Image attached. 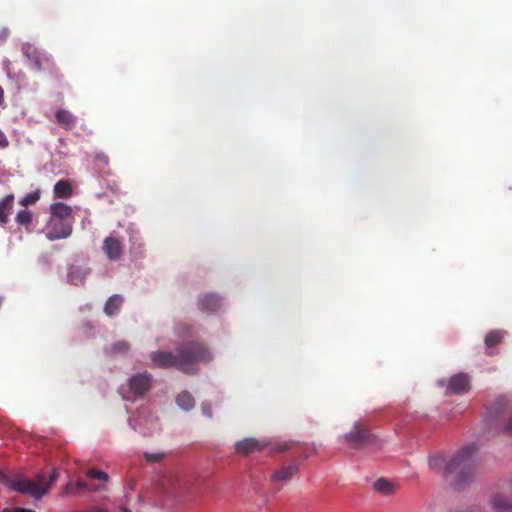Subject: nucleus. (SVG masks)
<instances>
[{
    "label": "nucleus",
    "instance_id": "c756f323",
    "mask_svg": "<svg viewBox=\"0 0 512 512\" xmlns=\"http://www.w3.org/2000/svg\"><path fill=\"white\" fill-rule=\"evenodd\" d=\"M165 453L163 452H158V453H149V452H145L144 453V458L150 462V463H156V462H159L161 461L164 457H165Z\"/></svg>",
    "mask_w": 512,
    "mask_h": 512
},
{
    "label": "nucleus",
    "instance_id": "2f4dec72",
    "mask_svg": "<svg viewBox=\"0 0 512 512\" xmlns=\"http://www.w3.org/2000/svg\"><path fill=\"white\" fill-rule=\"evenodd\" d=\"M202 413L207 417H212V404L210 402H203L201 404Z\"/></svg>",
    "mask_w": 512,
    "mask_h": 512
},
{
    "label": "nucleus",
    "instance_id": "5701e85b",
    "mask_svg": "<svg viewBox=\"0 0 512 512\" xmlns=\"http://www.w3.org/2000/svg\"><path fill=\"white\" fill-rule=\"evenodd\" d=\"M176 402L179 407L185 410H190L195 405V400L193 396L187 391H183L180 394H178V396L176 397Z\"/></svg>",
    "mask_w": 512,
    "mask_h": 512
},
{
    "label": "nucleus",
    "instance_id": "4468645a",
    "mask_svg": "<svg viewBox=\"0 0 512 512\" xmlns=\"http://www.w3.org/2000/svg\"><path fill=\"white\" fill-rule=\"evenodd\" d=\"M198 307L202 312L207 314L215 313L221 307V299L216 294H203L198 299Z\"/></svg>",
    "mask_w": 512,
    "mask_h": 512
},
{
    "label": "nucleus",
    "instance_id": "aec40b11",
    "mask_svg": "<svg viewBox=\"0 0 512 512\" xmlns=\"http://www.w3.org/2000/svg\"><path fill=\"white\" fill-rule=\"evenodd\" d=\"M123 301L124 300H123V298L120 295H113V296H111L106 301V304H105V307H104V312L108 316L115 315L119 311L120 307L122 306Z\"/></svg>",
    "mask_w": 512,
    "mask_h": 512
},
{
    "label": "nucleus",
    "instance_id": "423d86ee",
    "mask_svg": "<svg viewBox=\"0 0 512 512\" xmlns=\"http://www.w3.org/2000/svg\"><path fill=\"white\" fill-rule=\"evenodd\" d=\"M72 231L73 223L53 218L49 219L44 228L45 236L51 241L68 238L72 234Z\"/></svg>",
    "mask_w": 512,
    "mask_h": 512
},
{
    "label": "nucleus",
    "instance_id": "4be33fe9",
    "mask_svg": "<svg viewBox=\"0 0 512 512\" xmlns=\"http://www.w3.org/2000/svg\"><path fill=\"white\" fill-rule=\"evenodd\" d=\"M374 489L384 495H391L395 491V485L393 482L385 479L380 478L376 480L373 484Z\"/></svg>",
    "mask_w": 512,
    "mask_h": 512
},
{
    "label": "nucleus",
    "instance_id": "412c9836",
    "mask_svg": "<svg viewBox=\"0 0 512 512\" xmlns=\"http://www.w3.org/2000/svg\"><path fill=\"white\" fill-rule=\"evenodd\" d=\"M86 277V272L80 267L72 266L68 270L67 278L68 281L73 285H79L83 283Z\"/></svg>",
    "mask_w": 512,
    "mask_h": 512
},
{
    "label": "nucleus",
    "instance_id": "f704fd0d",
    "mask_svg": "<svg viewBox=\"0 0 512 512\" xmlns=\"http://www.w3.org/2000/svg\"><path fill=\"white\" fill-rule=\"evenodd\" d=\"M2 512H35L31 509L25 508H14V509H4Z\"/></svg>",
    "mask_w": 512,
    "mask_h": 512
},
{
    "label": "nucleus",
    "instance_id": "4c0bfd02",
    "mask_svg": "<svg viewBox=\"0 0 512 512\" xmlns=\"http://www.w3.org/2000/svg\"><path fill=\"white\" fill-rule=\"evenodd\" d=\"M120 511L121 512H131L129 509L125 508V507H121L120 508Z\"/></svg>",
    "mask_w": 512,
    "mask_h": 512
},
{
    "label": "nucleus",
    "instance_id": "7ed1b4c3",
    "mask_svg": "<svg viewBox=\"0 0 512 512\" xmlns=\"http://www.w3.org/2000/svg\"><path fill=\"white\" fill-rule=\"evenodd\" d=\"M58 476V471L56 469H53L49 475L48 481H46V477L44 474H39L35 480H30L24 477H14L8 479L7 483L15 491L36 498H41L54 484Z\"/></svg>",
    "mask_w": 512,
    "mask_h": 512
},
{
    "label": "nucleus",
    "instance_id": "473e14b6",
    "mask_svg": "<svg viewBox=\"0 0 512 512\" xmlns=\"http://www.w3.org/2000/svg\"><path fill=\"white\" fill-rule=\"evenodd\" d=\"M9 146V140L5 133L0 130V149H5Z\"/></svg>",
    "mask_w": 512,
    "mask_h": 512
},
{
    "label": "nucleus",
    "instance_id": "c85d7f7f",
    "mask_svg": "<svg viewBox=\"0 0 512 512\" xmlns=\"http://www.w3.org/2000/svg\"><path fill=\"white\" fill-rule=\"evenodd\" d=\"M87 476L92 479H98V480H104V481L108 480V474L103 471L97 470V469H90L87 472Z\"/></svg>",
    "mask_w": 512,
    "mask_h": 512
},
{
    "label": "nucleus",
    "instance_id": "a211bd4d",
    "mask_svg": "<svg viewBox=\"0 0 512 512\" xmlns=\"http://www.w3.org/2000/svg\"><path fill=\"white\" fill-rule=\"evenodd\" d=\"M505 333L506 332L504 330H491L486 334L484 343L488 350V355L493 354V352L490 350L502 342Z\"/></svg>",
    "mask_w": 512,
    "mask_h": 512
},
{
    "label": "nucleus",
    "instance_id": "20e7f679",
    "mask_svg": "<svg viewBox=\"0 0 512 512\" xmlns=\"http://www.w3.org/2000/svg\"><path fill=\"white\" fill-rule=\"evenodd\" d=\"M27 57L35 71L40 72L42 70H48L54 77H62V74L56 66L52 56L43 54L37 49H33L27 53Z\"/></svg>",
    "mask_w": 512,
    "mask_h": 512
},
{
    "label": "nucleus",
    "instance_id": "f3484780",
    "mask_svg": "<svg viewBox=\"0 0 512 512\" xmlns=\"http://www.w3.org/2000/svg\"><path fill=\"white\" fill-rule=\"evenodd\" d=\"M55 118L57 124L66 130L73 129L77 122L76 117L70 111L65 109L57 110L55 113Z\"/></svg>",
    "mask_w": 512,
    "mask_h": 512
},
{
    "label": "nucleus",
    "instance_id": "1a4fd4ad",
    "mask_svg": "<svg viewBox=\"0 0 512 512\" xmlns=\"http://www.w3.org/2000/svg\"><path fill=\"white\" fill-rule=\"evenodd\" d=\"M123 239L112 233L103 241L102 250L106 257L111 261H117L123 254Z\"/></svg>",
    "mask_w": 512,
    "mask_h": 512
},
{
    "label": "nucleus",
    "instance_id": "0eeeda50",
    "mask_svg": "<svg viewBox=\"0 0 512 512\" xmlns=\"http://www.w3.org/2000/svg\"><path fill=\"white\" fill-rule=\"evenodd\" d=\"M508 494H512V481L505 490L495 491L490 496V505L494 512H512V499Z\"/></svg>",
    "mask_w": 512,
    "mask_h": 512
},
{
    "label": "nucleus",
    "instance_id": "39448f33",
    "mask_svg": "<svg viewBox=\"0 0 512 512\" xmlns=\"http://www.w3.org/2000/svg\"><path fill=\"white\" fill-rule=\"evenodd\" d=\"M345 442L353 449H362L370 445L374 439L369 430L362 424H355L353 431L344 436Z\"/></svg>",
    "mask_w": 512,
    "mask_h": 512
},
{
    "label": "nucleus",
    "instance_id": "2eb2a0df",
    "mask_svg": "<svg viewBox=\"0 0 512 512\" xmlns=\"http://www.w3.org/2000/svg\"><path fill=\"white\" fill-rule=\"evenodd\" d=\"M50 218L68 221L70 223L74 222V215L71 206L63 203L56 202L50 205Z\"/></svg>",
    "mask_w": 512,
    "mask_h": 512
},
{
    "label": "nucleus",
    "instance_id": "393cba45",
    "mask_svg": "<svg viewBox=\"0 0 512 512\" xmlns=\"http://www.w3.org/2000/svg\"><path fill=\"white\" fill-rule=\"evenodd\" d=\"M32 213L28 209L20 210L15 217L16 223L24 226L26 229L32 224Z\"/></svg>",
    "mask_w": 512,
    "mask_h": 512
},
{
    "label": "nucleus",
    "instance_id": "b1692460",
    "mask_svg": "<svg viewBox=\"0 0 512 512\" xmlns=\"http://www.w3.org/2000/svg\"><path fill=\"white\" fill-rule=\"evenodd\" d=\"M162 484L167 488H181V477L178 473L168 472L164 476Z\"/></svg>",
    "mask_w": 512,
    "mask_h": 512
},
{
    "label": "nucleus",
    "instance_id": "f8f14e48",
    "mask_svg": "<svg viewBox=\"0 0 512 512\" xmlns=\"http://www.w3.org/2000/svg\"><path fill=\"white\" fill-rule=\"evenodd\" d=\"M470 389V377L465 373L453 375L447 384L446 395L464 394Z\"/></svg>",
    "mask_w": 512,
    "mask_h": 512
},
{
    "label": "nucleus",
    "instance_id": "e433bc0d",
    "mask_svg": "<svg viewBox=\"0 0 512 512\" xmlns=\"http://www.w3.org/2000/svg\"><path fill=\"white\" fill-rule=\"evenodd\" d=\"M3 100H4V91H3V89L0 87V105L3 103Z\"/></svg>",
    "mask_w": 512,
    "mask_h": 512
},
{
    "label": "nucleus",
    "instance_id": "ddd939ff",
    "mask_svg": "<svg viewBox=\"0 0 512 512\" xmlns=\"http://www.w3.org/2000/svg\"><path fill=\"white\" fill-rule=\"evenodd\" d=\"M269 445H270V443L260 441L256 438H245L241 441H238L235 444V449H236L237 453H239V454L248 455L255 451H262Z\"/></svg>",
    "mask_w": 512,
    "mask_h": 512
},
{
    "label": "nucleus",
    "instance_id": "a878e982",
    "mask_svg": "<svg viewBox=\"0 0 512 512\" xmlns=\"http://www.w3.org/2000/svg\"><path fill=\"white\" fill-rule=\"evenodd\" d=\"M39 198H40V191L36 190V191L31 192V193L25 195L24 197H22L19 200V204L21 206L27 208L28 206L35 204L39 200Z\"/></svg>",
    "mask_w": 512,
    "mask_h": 512
},
{
    "label": "nucleus",
    "instance_id": "9b49d317",
    "mask_svg": "<svg viewBox=\"0 0 512 512\" xmlns=\"http://www.w3.org/2000/svg\"><path fill=\"white\" fill-rule=\"evenodd\" d=\"M152 376L148 372L137 373L129 379V388L132 393L143 396L151 388Z\"/></svg>",
    "mask_w": 512,
    "mask_h": 512
},
{
    "label": "nucleus",
    "instance_id": "72a5a7b5",
    "mask_svg": "<svg viewBox=\"0 0 512 512\" xmlns=\"http://www.w3.org/2000/svg\"><path fill=\"white\" fill-rule=\"evenodd\" d=\"M74 512H108V511L101 507L94 506V507L88 508L85 511H74Z\"/></svg>",
    "mask_w": 512,
    "mask_h": 512
},
{
    "label": "nucleus",
    "instance_id": "f03ea898",
    "mask_svg": "<svg viewBox=\"0 0 512 512\" xmlns=\"http://www.w3.org/2000/svg\"><path fill=\"white\" fill-rule=\"evenodd\" d=\"M213 355L208 347L199 341H189L176 348V353L156 351L151 354L153 367L168 369L177 368L185 374H195L199 364L212 361Z\"/></svg>",
    "mask_w": 512,
    "mask_h": 512
},
{
    "label": "nucleus",
    "instance_id": "6ab92c4d",
    "mask_svg": "<svg viewBox=\"0 0 512 512\" xmlns=\"http://www.w3.org/2000/svg\"><path fill=\"white\" fill-rule=\"evenodd\" d=\"M54 194L55 197L61 198V199H68L73 194V189L69 181L67 180H59L54 185Z\"/></svg>",
    "mask_w": 512,
    "mask_h": 512
},
{
    "label": "nucleus",
    "instance_id": "bb28decb",
    "mask_svg": "<svg viewBox=\"0 0 512 512\" xmlns=\"http://www.w3.org/2000/svg\"><path fill=\"white\" fill-rule=\"evenodd\" d=\"M87 488H88V486L85 481L78 480L75 484H73V483L66 484L64 492H65V494H73L76 492L83 491Z\"/></svg>",
    "mask_w": 512,
    "mask_h": 512
},
{
    "label": "nucleus",
    "instance_id": "c9c22d12",
    "mask_svg": "<svg viewBox=\"0 0 512 512\" xmlns=\"http://www.w3.org/2000/svg\"><path fill=\"white\" fill-rule=\"evenodd\" d=\"M97 160L103 162L104 164H108V157L104 154H98Z\"/></svg>",
    "mask_w": 512,
    "mask_h": 512
},
{
    "label": "nucleus",
    "instance_id": "7c9ffc66",
    "mask_svg": "<svg viewBox=\"0 0 512 512\" xmlns=\"http://www.w3.org/2000/svg\"><path fill=\"white\" fill-rule=\"evenodd\" d=\"M293 445V442L275 443L271 446L272 452H284L289 450Z\"/></svg>",
    "mask_w": 512,
    "mask_h": 512
},
{
    "label": "nucleus",
    "instance_id": "dca6fc26",
    "mask_svg": "<svg viewBox=\"0 0 512 512\" xmlns=\"http://www.w3.org/2000/svg\"><path fill=\"white\" fill-rule=\"evenodd\" d=\"M14 200V194H8L0 200V226L2 227L9 222L14 207Z\"/></svg>",
    "mask_w": 512,
    "mask_h": 512
},
{
    "label": "nucleus",
    "instance_id": "f257e3e1",
    "mask_svg": "<svg viewBox=\"0 0 512 512\" xmlns=\"http://www.w3.org/2000/svg\"><path fill=\"white\" fill-rule=\"evenodd\" d=\"M475 451L474 445L463 447L449 462H446L442 454H435L429 459V467L442 472L443 477L454 489H463L473 482L476 475Z\"/></svg>",
    "mask_w": 512,
    "mask_h": 512
},
{
    "label": "nucleus",
    "instance_id": "9d476101",
    "mask_svg": "<svg viewBox=\"0 0 512 512\" xmlns=\"http://www.w3.org/2000/svg\"><path fill=\"white\" fill-rule=\"evenodd\" d=\"M495 411L505 421L503 424V432L512 435V407L510 401L505 397H500L495 401Z\"/></svg>",
    "mask_w": 512,
    "mask_h": 512
},
{
    "label": "nucleus",
    "instance_id": "cd10ccee",
    "mask_svg": "<svg viewBox=\"0 0 512 512\" xmlns=\"http://www.w3.org/2000/svg\"><path fill=\"white\" fill-rule=\"evenodd\" d=\"M129 349V345L125 341H118L111 347V353H125Z\"/></svg>",
    "mask_w": 512,
    "mask_h": 512
},
{
    "label": "nucleus",
    "instance_id": "6e6552de",
    "mask_svg": "<svg viewBox=\"0 0 512 512\" xmlns=\"http://www.w3.org/2000/svg\"><path fill=\"white\" fill-rule=\"evenodd\" d=\"M299 467L296 464L283 466L275 470L270 476L269 480L274 485L276 490H281L284 485L290 482L293 477L298 473Z\"/></svg>",
    "mask_w": 512,
    "mask_h": 512
}]
</instances>
